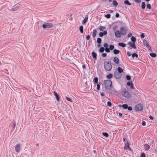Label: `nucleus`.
Returning a JSON list of instances; mask_svg holds the SVG:
<instances>
[{
    "instance_id": "obj_1",
    "label": "nucleus",
    "mask_w": 157,
    "mask_h": 157,
    "mask_svg": "<svg viewBox=\"0 0 157 157\" xmlns=\"http://www.w3.org/2000/svg\"><path fill=\"white\" fill-rule=\"evenodd\" d=\"M121 93L123 96L127 99H129L132 97L131 95L126 89H123L121 91Z\"/></svg>"
},
{
    "instance_id": "obj_2",
    "label": "nucleus",
    "mask_w": 157,
    "mask_h": 157,
    "mask_svg": "<svg viewBox=\"0 0 157 157\" xmlns=\"http://www.w3.org/2000/svg\"><path fill=\"white\" fill-rule=\"evenodd\" d=\"M104 66L105 69L108 71H111L112 68V66L111 63L106 61H104Z\"/></svg>"
},
{
    "instance_id": "obj_3",
    "label": "nucleus",
    "mask_w": 157,
    "mask_h": 157,
    "mask_svg": "<svg viewBox=\"0 0 157 157\" xmlns=\"http://www.w3.org/2000/svg\"><path fill=\"white\" fill-rule=\"evenodd\" d=\"M105 87L109 89H111L112 84V81L109 80H104Z\"/></svg>"
},
{
    "instance_id": "obj_4",
    "label": "nucleus",
    "mask_w": 157,
    "mask_h": 157,
    "mask_svg": "<svg viewBox=\"0 0 157 157\" xmlns=\"http://www.w3.org/2000/svg\"><path fill=\"white\" fill-rule=\"evenodd\" d=\"M53 25L52 23L44 22L42 25V27L43 29H49L51 28Z\"/></svg>"
},
{
    "instance_id": "obj_5",
    "label": "nucleus",
    "mask_w": 157,
    "mask_h": 157,
    "mask_svg": "<svg viewBox=\"0 0 157 157\" xmlns=\"http://www.w3.org/2000/svg\"><path fill=\"white\" fill-rule=\"evenodd\" d=\"M143 106L141 104L136 105L135 106V109L136 111H141L143 109Z\"/></svg>"
},
{
    "instance_id": "obj_6",
    "label": "nucleus",
    "mask_w": 157,
    "mask_h": 157,
    "mask_svg": "<svg viewBox=\"0 0 157 157\" xmlns=\"http://www.w3.org/2000/svg\"><path fill=\"white\" fill-rule=\"evenodd\" d=\"M120 31L122 35H124L126 33V30L125 27H122L120 29Z\"/></svg>"
},
{
    "instance_id": "obj_7",
    "label": "nucleus",
    "mask_w": 157,
    "mask_h": 157,
    "mask_svg": "<svg viewBox=\"0 0 157 157\" xmlns=\"http://www.w3.org/2000/svg\"><path fill=\"white\" fill-rule=\"evenodd\" d=\"M114 76L116 79H118L121 78V75L120 73L118 72L117 71H116L114 72Z\"/></svg>"
},
{
    "instance_id": "obj_8",
    "label": "nucleus",
    "mask_w": 157,
    "mask_h": 157,
    "mask_svg": "<svg viewBox=\"0 0 157 157\" xmlns=\"http://www.w3.org/2000/svg\"><path fill=\"white\" fill-rule=\"evenodd\" d=\"M115 36L116 37L120 38L122 36L121 33L119 30L117 31L115 33Z\"/></svg>"
},
{
    "instance_id": "obj_9",
    "label": "nucleus",
    "mask_w": 157,
    "mask_h": 157,
    "mask_svg": "<svg viewBox=\"0 0 157 157\" xmlns=\"http://www.w3.org/2000/svg\"><path fill=\"white\" fill-rule=\"evenodd\" d=\"M20 145L17 144L15 147V150L17 152H19L20 151Z\"/></svg>"
},
{
    "instance_id": "obj_10",
    "label": "nucleus",
    "mask_w": 157,
    "mask_h": 157,
    "mask_svg": "<svg viewBox=\"0 0 157 157\" xmlns=\"http://www.w3.org/2000/svg\"><path fill=\"white\" fill-rule=\"evenodd\" d=\"M144 44V45L146 46L150 50H151V47L149 45L147 41L145 40H144L143 41Z\"/></svg>"
},
{
    "instance_id": "obj_11",
    "label": "nucleus",
    "mask_w": 157,
    "mask_h": 157,
    "mask_svg": "<svg viewBox=\"0 0 157 157\" xmlns=\"http://www.w3.org/2000/svg\"><path fill=\"white\" fill-rule=\"evenodd\" d=\"M128 44L130 45V47L134 49L136 48V47L135 45V43L132 42H129L128 43Z\"/></svg>"
},
{
    "instance_id": "obj_12",
    "label": "nucleus",
    "mask_w": 157,
    "mask_h": 157,
    "mask_svg": "<svg viewBox=\"0 0 157 157\" xmlns=\"http://www.w3.org/2000/svg\"><path fill=\"white\" fill-rule=\"evenodd\" d=\"M126 143L124 147V149H130L129 146V144L128 141H126Z\"/></svg>"
},
{
    "instance_id": "obj_13",
    "label": "nucleus",
    "mask_w": 157,
    "mask_h": 157,
    "mask_svg": "<svg viewBox=\"0 0 157 157\" xmlns=\"http://www.w3.org/2000/svg\"><path fill=\"white\" fill-rule=\"evenodd\" d=\"M54 95L55 96L56 100L59 101V95L56 93V92L54 91L53 92Z\"/></svg>"
},
{
    "instance_id": "obj_14",
    "label": "nucleus",
    "mask_w": 157,
    "mask_h": 157,
    "mask_svg": "<svg viewBox=\"0 0 157 157\" xmlns=\"http://www.w3.org/2000/svg\"><path fill=\"white\" fill-rule=\"evenodd\" d=\"M113 61L115 63L118 64L119 63V59L117 57H114Z\"/></svg>"
},
{
    "instance_id": "obj_15",
    "label": "nucleus",
    "mask_w": 157,
    "mask_h": 157,
    "mask_svg": "<svg viewBox=\"0 0 157 157\" xmlns=\"http://www.w3.org/2000/svg\"><path fill=\"white\" fill-rule=\"evenodd\" d=\"M144 147L145 150H148L149 149L150 147L149 145L147 144H145L144 145Z\"/></svg>"
},
{
    "instance_id": "obj_16",
    "label": "nucleus",
    "mask_w": 157,
    "mask_h": 157,
    "mask_svg": "<svg viewBox=\"0 0 157 157\" xmlns=\"http://www.w3.org/2000/svg\"><path fill=\"white\" fill-rule=\"evenodd\" d=\"M88 18V17L86 16L85 17V18L83 20V21L82 22V24L84 25L86 23V21H87Z\"/></svg>"
},
{
    "instance_id": "obj_17",
    "label": "nucleus",
    "mask_w": 157,
    "mask_h": 157,
    "mask_svg": "<svg viewBox=\"0 0 157 157\" xmlns=\"http://www.w3.org/2000/svg\"><path fill=\"white\" fill-rule=\"evenodd\" d=\"M19 8L18 5L14 6L12 8V10L13 11H16Z\"/></svg>"
},
{
    "instance_id": "obj_18",
    "label": "nucleus",
    "mask_w": 157,
    "mask_h": 157,
    "mask_svg": "<svg viewBox=\"0 0 157 157\" xmlns=\"http://www.w3.org/2000/svg\"><path fill=\"white\" fill-rule=\"evenodd\" d=\"M118 45L122 47H124L126 46V44H125L121 42L119 43Z\"/></svg>"
},
{
    "instance_id": "obj_19",
    "label": "nucleus",
    "mask_w": 157,
    "mask_h": 157,
    "mask_svg": "<svg viewBox=\"0 0 157 157\" xmlns=\"http://www.w3.org/2000/svg\"><path fill=\"white\" fill-rule=\"evenodd\" d=\"M118 72L121 73L123 72V70L122 68L120 67H118L117 68Z\"/></svg>"
},
{
    "instance_id": "obj_20",
    "label": "nucleus",
    "mask_w": 157,
    "mask_h": 157,
    "mask_svg": "<svg viewBox=\"0 0 157 157\" xmlns=\"http://www.w3.org/2000/svg\"><path fill=\"white\" fill-rule=\"evenodd\" d=\"M113 52L115 54H117L120 52V51L116 49H114L113 50Z\"/></svg>"
},
{
    "instance_id": "obj_21",
    "label": "nucleus",
    "mask_w": 157,
    "mask_h": 157,
    "mask_svg": "<svg viewBox=\"0 0 157 157\" xmlns=\"http://www.w3.org/2000/svg\"><path fill=\"white\" fill-rule=\"evenodd\" d=\"M92 56L93 58L96 59V56L97 54H96L94 52H92Z\"/></svg>"
},
{
    "instance_id": "obj_22",
    "label": "nucleus",
    "mask_w": 157,
    "mask_h": 157,
    "mask_svg": "<svg viewBox=\"0 0 157 157\" xmlns=\"http://www.w3.org/2000/svg\"><path fill=\"white\" fill-rule=\"evenodd\" d=\"M113 75L111 73H110L108 75H107L106 76V77L107 78L110 79L112 78L113 77Z\"/></svg>"
},
{
    "instance_id": "obj_23",
    "label": "nucleus",
    "mask_w": 157,
    "mask_h": 157,
    "mask_svg": "<svg viewBox=\"0 0 157 157\" xmlns=\"http://www.w3.org/2000/svg\"><path fill=\"white\" fill-rule=\"evenodd\" d=\"M97 31L95 29L93 30V34H92V36L93 37H95L96 35Z\"/></svg>"
},
{
    "instance_id": "obj_24",
    "label": "nucleus",
    "mask_w": 157,
    "mask_h": 157,
    "mask_svg": "<svg viewBox=\"0 0 157 157\" xmlns=\"http://www.w3.org/2000/svg\"><path fill=\"white\" fill-rule=\"evenodd\" d=\"M112 4L113 5L116 6L118 5V3L115 0H113L112 2Z\"/></svg>"
},
{
    "instance_id": "obj_25",
    "label": "nucleus",
    "mask_w": 157,
    "mask_h": 157,
    "mask_svg": "<svg viewBox=\"0 0 157 157\" xmlns=\"http://www.w3.org/2000/svg\"><path fill=\"white\" fill-rule=\"evenodd\" d=\"M79 31L81 33H82L83 32V26L82 25H81L79 27Z\"/></svg>"
},
{
    "instance_id": "obj_26",
    "label": "nucleus",
    "mask_w": 157,
    "mask_h": 157,
    "mask_svg": "<svg viewBox=\"0 0 157 157\" xmlns=\"http://www.w3.org/2000/svg\"><path fill=\"white\" fill-rule=\"evenodd\" d=\"M150 56L152 57H155L156 56V54L155 53H150Z\"/></svg>"
},
{
    "instance_id": "obj_27",
    "label": "nucleus",
    "mask_w": 157,
    "mask_h": 157,
    "mask_svg": "<svg viewBox=\"0 0 157 157\" xmlns=\"http://www.w3.org/2000/svg\"><path fill=\"white\" fill-rule=\"evenodd\" d=\"M124 3L126 4H127L128 5H131V3L128 0H126L124 1Z\"/></svg>"
},
{
    "instance_id": "obj_28",
    "label": "nucleus",
    "mask_w": 157,
    "mask_h": 157,
    "mask_svg": "<svg viewBox=\"0 0 157 157\" xmlns=\"http://www.w3.org/2000/svg\"><path fill=\"white\" fill-rule=\"evenodd\" d=\"M131 40L133 43H135L136 41V38L133 36L131 38Z\"/></svg>"
},
{
    "instance_id": "obj_29",
    "label": "nucleus",
    "mask_w": 157,
    "mask_h": 157,
    "mask_svg": "<svg viewBox=\"0 0 157 157\" xmlns=\"http://www.w3.org/2000/svg\"><path fill=\"white\" fill-rule=\"evenodd\" d=\"M122 107L124 109H126L128 108V105L126 104H123L122 105Z\"/></svg>"
},
{
    "instance_id": "obj_30",
    "label": "nucleus",
    "mask_w": 157,
    "mask_h": 157,
    "mask_svg": "<svg viewBox=\"0 0 157 157\" xmlns=\"http://www.w3.org/2000/svg\"><path fill=\"white\" fill-rule=\"evenodd\" d=\"M132 56L133 58L135 57H136V58H137L138 57V55L137 54L134 53L132 54Z\"/></svg>"
},
{
    "instance_id": "obj_31",
    "label": "nucleus",
    "mask_w": 157,
    "mask_h": 157,
    "mask_svg": "<svg viewBox=\"0 0 157 157\" xmlns=\"http://www.w3.org/2000/svg\"><path fill=\"white\" fill-rule=\"evenodd\" d=\"M105 29V27L102 26H101L99 28V29L101 31H103L104 29Z\"/></svg>"
},
{
    "instance_id": "obj_32",
    "label": "nucleus",
    "mask_w": 157,
    "mask_h": 157,
    "mask_svg": "<svg viewBox=\"0 0 157 157\" xmlns=\"http://www.w3.org/2000/svg\"><path fill=\"white\" fill-rule=\"evenodd\" d=\"M145 6H146V5H145V3L144 2H142V5H141V7H142V8L143 9H145Z\"/></svg>"
},
{
    "instance_id": "obj_33",
    "label": "nucleus",
    "mask_w": 157,
    "mask_h": 157,
    "mask_svg": "<svg viewBox=\"0 0 157 157\" xmlns=\"http://www.w3.org/2000/svg\"><path fill=\"white\" fill-rule=\"evenodd\" d=\"M94 82L95 83H97L98 82V78L97 77H95L94 78Z\"/></svg>"
},
{
    "instance_id": "obj_34",
    "label": "nucleus",
    "mask_w": 157,
    "mask_h": 157,
    "mask_svg": "<svg viewBox=\"0 0 157 157\" xmlns=\"http://www.w3.org/2000/svg\"><path fill=\"white\" fill-rule=\"evenodd\" d=\"M104 48L103 47H101L99 50V52H104Z\"/></svg>"
},
{
    "instance_id": "obj_35",
    "label": "nucleus",
    "mask_w": 157,
    "mask_h": 157,
    "mask_svg": "<svg viewBox=\"0 0 157 157\" xmlns=\"http://www.w3.org/2000/svg\"><path fill=\"white\" fill-rule=\"evenodd\" d=\"M101 39L100 38H97V42L98 44L100 43L101 42Z\"/></svg>"
},
{
    "instance_id": "obj_36",
    "label": "nucleus",
    "mask_w": 157,
    "mask_h": 157,
    "mask_svg": "<svg viewBox=\"0 0 157 157\" xmlns=\"http://www.w3.org/2000/svg\"><path fill=\"white\" fill-rule=\"evenodd\" d=\"M114 47L113 45L110 44L109 45V49L110 50H112L114 48Z\"/></svg>"
},
{
    "instance_id": "obj_37",
    "label": "nucleus",
    "mask_w": 157,
    "mask_h": 157,
    "mask_svg": "<svg viewBox=\"0 0 157 157\" xmlns=\"http://www.w3.org/2000/svg\"><path fill=\"white\" fill-rule=\"evenodd\" d=\"M102 135L106 137H108L109 136L108 134L106 132H103Z\"/></svg>"
},
{
    "instance_id": "obj_38",
    "label": "nucleus",
    "mask_w": 157,
    "mask_h": 157,
    "mask_svg": "<svg viewBox=\"0 0 157 157\" xmlns=\"http://www.w3.org/2000/svg\"><path fill=\"white\" fill-rule=\"evenodd\" d=\"M111 15L109 14H107L105 15V17H106L107 18H109L110 17Z\"/></svg>"
},
{
    "instance_id": "obj_39",
    "label": "nucleus",
    "mask_w": 157,
    "mask_h": 157,
    "mask_svg": "<svg viewBox=\"0 0 157 157\" xmlns=\"http://www.w3.org/2000/svg\"><path fill=\"white\" fill-rule=\"evenodd\" d=\"M105 51L107 52H110L109 49L108 48H105Z\"/></svg>"
},
{
    "instance_id": "obj_40",
    "label": "nucleus",
    "mask_w": 157,
    "mask_h": 157,
    "mask_svg": "<svg viewBox=\"0 0 157 157\" xmlns=\"http://www.w3.org/2000/svg\"><path fill=\"white\" fill-rule=\"evenodd\" d=\"M103 46L106 48H108V45L107 43H105L104 44Z\"/></svg>"
},
{
    "instance_id": "obj_41",
    "label": "nucleus",
    "mask_w": 157,
    "mask_h": 157,
    "mask_svg": "<svg viewBox=\"0 0 157 157\" xmlns=\"http://www.w3.org/2000/svg\"><path fill=\"white\" fill-rule=\"evenodd\" d=\"M147 7L149 9H151V5L149 4H147Z\"/></svg>"
},
{
    "instance_id": "obj_42",
    "label": "nucleus",
    "mask_w": 157,
    "mask_h": 157,
    "mask_svg": "<svg viewBox=\"0 0 157 157\" xmlns=\"http://www.w3.org/2000/svg\"><path fill=\"white\" fill-rule=\"evenodd\" d=\"M99 35V36L101 37H102L104 35L103 33L102 32H100Z\"/></svg>"
},
{
    "instance_id": "obj_43",
    "label": "nucleus",
    "mask_w": 157,
    "mask_h": 157,
    "mask_svg": "<svg viewBox=\"0 0 157 157\" xmlns=\"http://www.w3.org/2000/svg\"><path fill=\"white\" fill-rule=\"evenodd\" d=\"M126 79L128 80H130L131 79V77L130 76L128 75L126 76Z\"/></svg>"
},
{
    "instance_id": "obj_44",
    "label": "nucleus",
    "mask_w": 157,
    "mask_h": 157,
    "mask_svg": "<svg viewBox=\"0 0 157 157\" xmlns=\"http://www.w3.org/2000/svg\"><path fill=\"white\" fill-rule=\"evenodd\" d=\"M107 105L109 106H111L112 105L111 102L109 101H108L107 102Z\"/></svg>"
},
{
    "instance_id": "obj_45",
    "label": "nucleus",
    "mask_w": 157,
    "mask_h": 157,
    "mask_svg": "<svg viewBox=\"0 0 157 157\" xmlns=\"http://www.w3.org/2000/svg\"><path fill=\"white\" fill-rule=\"evenodd\" d=\"M140 157H145V154L144 153H143L141 154Z\"/></svg>"
},
{
    "instance_id": "obj_46",
    "label": "nucleus",
    "mask_w": 157,
    "mask_h": 157,
    "mask_svg": "<svg viewBox=\"0 0 157 157\" xmlns=\"http://www.w3.org/2000/svg\"><path fill=\"white\" fill-rule=\"evenodd\" d=\"M132 82L131 81V82H128L127 83V85L128 86H130L132 84Z\"/></svg>"
},
{
    "instance_id": "obj_47",
    "label": "nucleus",
    "mask_w": 157,
    "mask_h": 157,
    "mask_svg": "<svg viewBox=\"0 0 157 157\" xmlns=\"http://www.w3.org/2000/svg\"><path fill=\"white\" fill-rule=\"evenodd\" d=\"M66 99H67V101H70V102H72V101H71V98H68V97H66Z\"/></svg>"
},
{
    "instance_id": "obj_48",
    "label": "nucleus",
    "mask_w": 157,
    "mask_h": 157,
    "mask_svg": "<svg viewBox=\"0 0 157 157\" xmlns=\"http://www.w3.org/2000/svg\"><path fill=\"white\" fill-rule=\"evenodd\" d=\"M100 86L99 84H97V89L98 90H99L100 89Z\"/></svg>"
},
{
    "instance_id": "obj_49",
    "label": "nucleus",
    "mask_w": 157,
    "mask_h": 157,
    "mask_svg": "<svg viewBox=\"0 0 157 157\" xmlns=\"http://www.w3.org/2000/svg\"><path fill=\"white\" fill-rule=\"evenodd\" d=\"M101 56L103 57H105L107 56V54L106 53H103L101 54Z\"/></svg>"
},
{
    "instance_id": "obj_50",
    "label": "nucleus",
    "mask_w": 157,
    "mask_h": 157,
    "mask_svg": "<svg viewBox=\"0 0 157 157\" xmlns=\"http://www.w3.org/2000/svg\"><path fill=\"white\" fill-rule=\"evenodd\" d=\"M103 34V35H106L107 34V32L106 31H104L102 32Z\"/></svg>"
},
{
    "instance_id": "obj_51",
    "label": "nucleus",
    "mask_w": 157,
    "mask_h": 157,
    "mask_svg": "<svg viewBox=\"0 0 157 157\" xmlns=\"http://www.w3.org/2000/svg\"><path fill=\"white\" fill-rule=\"evenodd\" d=\"M127 109H128V110L129 111H131L132 109V107H131V106H129V107L128 106V108H127Z\"/></svg>"
},
{
    "instance_id": "obj_52",
    "label": "nucleus",
    "mask_w": 157,
    "mask_h": 157,
    "mask_svg": "<svg viewBox=\"0 0 157 157\" xmlns=\"http://www.w3.org/2000/svg\"><path fill=\"white\" fill-rule=\"evenodd\" d=\"M90 36H89V35H87V36H86V39L87 40H88L89 39H90Z\"/></svg>"
},
{
    "instance_id": "obj_53",
    "label": "nucleus",
    "mask_w": 157,
    "mask_h": 157,
    "mask_svg": "<svg viewBox=\"0 0 157 157\" xmlns=\"http://www.w3.org/2000/svg\"><path fill=\"white\" fill-rule=\"evenodd\" d=\"M127 54L128 56H131V54L129 52H127Z\"/></svg>"
},
{
    "instance_id": "obj_54",
    "label": "nucleus",
    "mask_w": 157,
    "mask_h": 157,
    "mask_svg": "<svg viewBox=\"0 0 157 157\" xmlns=\"http://www.w3.org/2000/svg\"><path fill=\"white\" fill-rule=\"evenodd\" d=\"M141 37L142 38H143L144 37V33H142L141 34Z\"/></svg>"
},
{
    "instance_id": "obj_55",
    "label": "nucleus",
    "mask_w": 157,
    "mask_h": 157,
    "mask_svg": "<svg viewBox=\"0 0 157 157\" xmlns=\"http://www.w3.org/2000/svg\"><path fill=\"white\" fill-rule=\"evenodd\" d=\"M142 124L143 126H145L146 125V122L144 121H143L142 122Z\"/></svg>"
},
{
    "instance_id": "obj_56",
    "label": "nucleus",
    "mask_w": 157,
    "mask_h": 157,
    "mask_svg": "<svg viewBox=\"0 0 157 157\" xmlns=\"http://www.w3.org/2000/svg\"><path fill=\"white\" fill-rule=\"evenodd\" d=\"M115 16L116 17H118L119 16V15L118 13H116Z\"/></svg>"
},
{
    "instance_id": "obj_57",
    "label": "nucleus",
    "mask_w": 157,
    "mask_h": 157,
    "mask_svg": "<svg viewBox=\"0 0 157 157\" xmlns=\"http://www.w3.org/2000/svg\"><path fill=\"white\" fill-rule=\"evenodd\" d=\"M132 35V33H129L128 35V37H130Z\"/></svg>"
},
{
    "instance_id": "obj_58",
    "label": "nucleus",
    "mask_w": 157,
    "mask_h": 157,
    "mask_svg": "<svg viewBox=\"0 0 157 157\" xmlns=\"http://www.w3.org/2000/svg\"><path fill=\"white\" fill-rule=\"evenodd\" d=\"M136 2L139 3L141 2V0H134Z\"/></svg>"
},
{
    "instance_id": "obj_59",
    "label": "nucleus",
    "mask_w": 157,
    "mask_h": 157,
    "mask_svg": "<svg viewBox=\"0 0 157 157\" xmlns=\"http://www.w3.org/2000/svg\"><path fill=\"white\" fill-rule=\"evenodd\" d=\"M149 117L150 118V119L151 120H153V117L151 116H150Z\"/></svg>"
},
{
    "instance_id": "obj_60",
    "label": "nucleus",
    "mask_w": 157,
    "mask_h": 157,
    "mask_svg": "<svg viewBox=\"0 0 157 157\" xmlns=\"http://www.w3.org/2000/svg\"><path fill=\"white\" fill-rule=\"evenodd\" d=\"M130 86H131V88H132V89H134V86H133V84L132 83V84Z\"/></svg>"
},
{
    "instance_id": "obj_61",
    "label": "nucleus",
    "mask_w": 157,
    "mask_h": 157,
    "mask_svg": "<svg viewBox=\"0 0 157 157\" xmlns=\"http://www.w3.org/2000/svg\"><path fill=\"white\" fill-rule=\"evenodd\" d=\"M82 67L84 69L86 67H85V65L84 64V65H82Z\"/></svg>"
},
{
    "instance_id": "obj_62",
    "label": "nucleus",
    "mask_w": 157,
    "mask_h": 157,
    "mask_svg": "<svg viewBox=\"0 0 157 157\" xmlns=\"http://www.w3.org/2000/svg\"><path fill=\"white\" fill-rule=\"evenodd\" d=\"M104 95V94L103 93H101V95L102 96H103Z\"/></svg>"
},
{
    "instance_id": "obj_63",
    "label": "nucleus",
    "mask_w": 157,
    "mask_h": 157,
    "mask_svg": "<svg viewBox=\"0 0 157 157\" xmlns=\"http://www.w3.org/2000/svg\"><path fill=\"white\" fill-rule=\"evenodd\" d=\"M15 125L16 124H13V128H14L15 127Z\"/></svg>"
},
{
    "instance_id": "obj_64",
    "label": "nucleus",
    "mask_w": 157,
    "mask_h": 157,
    "mask_svg": "<svg viewBox=\"0 0 157 157\" xmlns=\"http://www.w3.org/2000/svg\"><path fill=\"white\" fill-rule=\"evenodd\" d=\"M109 12H110V13H113V10H109Z\"/></svg>"
}]
</instances>
